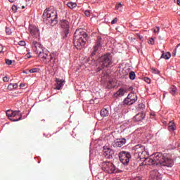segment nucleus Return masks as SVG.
<instances>
[{"instance_id":"f257e3e1","label":"nucleus","mask_w":180,"mask_h":180,"mask_svg":"<svg viewBox=\"0 0 180 180\" xmlns=\"http://www.w3.org/2000/svg\"><path fill=\"white\" fill-rule=\"evenodd\" d=\"M134 155L138 161H141L148 164V165H162V167H167V168H172L174 167V159L169 154H162L157 153L152 155L151 158L148 153V150L146 149V146L141 144H138L132 148Z\"/></svg>"},{"instance_id":"f03ea898","label":"nucleus","mask_w":180,"mask_h":180,"mask_svg":"<svg viewBox=\"0 0 180 180\" xmlns=\"http://www.w3.org/2000/svg\"><path fill=\"white\" fill-rule=\"evenodd\" d=\"M88 41V34L82 28L76 30L73 37V44L77 50H82Z\"/></svg>"},{"instance_id":"7ed1b4c3","label":"nucleus","mask_w":180,"mask_h":180,"mask_svg":"<svg viewBox=\"0 0 180 180\" xmlns=\"http://www.w3.org/2000/svg\"><path fill=\"white\" fill-rule=\"evenodd\" d=\"M57 11L46 8L42 15L44 23L48 26H56L58 23Z\"/></svg>"},{"instance_id":"20e7f679","label":"nucleus","mask_w":180,"mask_h":180,"mask_svg":"<svg viewBox=\"0 0 180 180\" xmlns=\"http://www.w3.org/2000/svg\"><path fill=\"white\" fill-rule=\"evenodd\" d=\"M113 56L110 53H106L105 54L102 55L100 56L98 60L97 63L98 64V68H97V72L99 71H102V70L105 68H110L113 64Z\"/></svg>"},{"instance_id":"39448f33","label":"nucleus","mask_w":180,"mask_h":180,"mask_svg":"<svg viewBox=\"0 0 180 180\" xmlns=\"http://www.w3.org/2000/svg\"><path fill=\"white\" fill-rule=\"evenodd\" d=\"M100 167L104 172L107 174H119L122 172V170L116 168V166L110 161H103L100 163Z\"/></svg>"},{"instance_id":"423d86ee","label":"nucleus","mask_w":180,"mask_h":180,"mask_svg":"<svg viewBox=\"0 0 180 180\" xmlns=\"http://www.w3.org/2000/svg\"><path fill=\"white\" fill-rule=\"evenodd\" d=\"M118 157L120 162L123 164V165H129V162H130V158H131V155L130 152L127 151H121L118 154Z\"/></svg>"},{"instance_id":"0eeeda50","label":"nucleus","mask_w":180,"mask_h":180,"mask_svg":"<svg viewBox=\"0 0 180 180\" xmlns=\"http://www.w3.org/2000/svg\"><path fill=\"white\" fill-rule=\"evenodd\" d=\"M137 102V94L135 93H129L127 98H125L122 102V105H126L127 106H130L133 105L134 103H136Z\"/></svg>"},{"instance_id":"6e6552de","label":"nucleus","mask_w":180,"mask_h":180,"mask_svg":"<svg viewBox=\"0 0 180 180\" xmlns=\"http://www.w3.org/2000/svg\"><path fill=\"white\" fill-rule=\"evenodd\" d=\"M61 36L63 39H65L70 33V22L66 20H62L61 21Z\"/></svg>"},{"instance_id":"1a4fd4ad","label":"nucleus","mask_w":180,"mask_h":180,"mask_svg":"<svg viewBox=\"0 0 180 180\" xmlns=\"http://www.w3.org/2000/svg\"><path fill=\"white\" fill-rule=\"evenodd\" d=\"M29 30H30V34L32 36H34L36 40H38V41L40 40V30L37 27H36L35 25H30L29 26Z\"/></svg>"},{"instance_id":"9d476101","label":"nucleus","mask_w":180,"mask_h":180,"mask_svg":"<svg viewBox=\"0 0 180 180\" xmlns=\"http://www.w3.org/2000/svg\"><path fill=\"white\" fill-rule=\"evenodd\" d=\"M115 151L108 146H103V154L105 158H107L108 160H110V158H113V154Z\"/></svg>"},{"instance_id":"9b49d317","label":"nucleus","mask_w":180,"mask_h":180,"mask_svg":"<svg viewBox=\"0 0 180 180\" xmlns=\"http://www.w3.org/2000/svg\"><path fill=\"white\" fill-rule=\"evenodd\" d=\"M32 50L34 52L35 54H37V53L40 51H43V49L44 47H43L42 44H40V42L37 41V40H34L32 41Z\"/></svg>"},{"instance_id":"f8f14e48","label":"nucleus","mask_w":180,"mask_h":180,"mask_svg":"<svg viewBox=\"0 0 180 180\" xmlns=\"http://www.w3.org/2000/svg\"><path fill=\"white\" fill-rule=\"evenodd\" d=\"M126 143L127 140L124 138L117 139L112 142V146L114 147H122Z\"/></svg>"},{"instance_id":"ddd939ff","label":"nucleus","mask_w":180,"mask_h":180,"mask_svg":"<svg viewBox=\"0 0 180 180\" xmlns=\"http://www.w3.org/2000/svg\"><path fill=\"white\" fill-rule=\"evenodd\" d=\"M150 180H161L160 172L157 169H153L150 172Z\"/></svg>"},{"instance_id":"4468645a","label":"nucleus","mask_w":180,"mask_h":180,"mask_svg":"<svg viewBox=\"0 0 180 180\" xmlns=\"http://www.w3.org/2000/svg\"><path fill=\"white\" fill-rule=\"evenodd\" d=\"M11 120L12 122H19V120H22V115H20V111H13L11 115Z\"/></svg>"},{"instance_id":"2eb2a0df","label":"nucleus","mask_w":180,"mask_h":180,"mask_svg":"<svg viewBox=\"0 0 180 180\" xmlns=\"http://www.w3.org/2000/svg\"><path fill=\"white\" fill-rule=\"evenodd\" d=\"M56 82L54 89H56V91H60V89L64 86V84H65V81L64 79L58 78L56 79Z\"/></svg>"},{"instance_id":"dca6fc26","label":"nucleus","mask_w":180,"mask_h":180,"mask_svg":"<svg viewBox=\"0 0 180 180\" xmlns=\"http://www.w3.org/2000/svg\"><path fill=\"white\" fill-rule=\"evenodd\" d=\"M48 60H49L51 64H56V60L58 58V53L57 52H53L48 56Z\"/></svg>"},{"instance_id":"f3484780","label":"nucleus","mask_w":180,"mask_h":180,"mask_svg":"<svg viewBox=\"0 0 180 180\" xmlns=\"http://www.w3.org/2000/svg\"><path fill=\"white\" fill-rule=\"evenodd\" d=\"M127 90L124 88H120L115 94V98H121V96H124L126 94Z\"/></svg>"},{"instance_id":"a211bd4d","label":"nucleus","mask_w":180,"mask_h":180,"mask_svg":"<svg viewBox=\"0 0 180 180\" xmlns=\"http://www.w3.org/2000/svg\"><path fill=\"white\" fill-rule=\"evenodd\" d=\"M144 117H146V115L141 112L138 113L134 116V120H135V122H141V120H143Z\"/></svg>"},{"instance_id":"6ab92c4d","label":"nucleus","mask_w":180,"mask_h":180,"mask_svg":"<svg viewBox=\"0 0 180 180\" xmlns=\"http://www.w3.org/2000/svg\"><path fill=\"white\" fill-rule=\"evenodd\" d=\"M103 44V39H102V37L98 36L97 37V40H96L94 47H97V49H101V47H102Z\"/></svg>"},{"instance_id":"aec40b11","label":"nucleus","mask_w":180,"mask_h":180,"mask_svg":"<svg viewBox=\"0 0 180 180\" xmlns=\"http://www.w3.org/2000/svg\"><path fill=\"white\" fill-rule=\"evenodd\" d=\"M37 54L39 58H43V60H47V57H49V55L44 52V49Z\"/></svg>"},{"instance_id":"412c9836","label":"nucleus","mask_w":180,"mask_h":180,"mask_svg":"<svg viewBox=\"0 0 180 180\" xmlns=\"http://www.w3.org/2000/svg\"><path fill=\"white\" fill-rule=\"evenodd\" d=\"M100 115L101 117H107V116H109V110L106 108H103L100 112Z\"/></svg>"},{"instance_id":"4be33fe9","label":"nucleus","mask_w":180,"mask_h":180,"mask_svg":"<svg viewBox=\"0 0 180 180\" xmlns=\"http://www.w3.org/2000/svg\"><path fill=\"white\" fill-rule=\"evenodd\" d=\"M162 56H160V58H165V60H169L171 58V53H164V51H162Z\"/></svg>"},{"instance_id":"5701e85b","label":"nucleus","mask_w":180,"mask_h":180,"mask_svg":"<svg viewBox=\"0 0 180 180\" xmlns=\"http://www.w3.org/2000/svg\"><path fill=\"white\" fill-rule=\"evenodd\" d=\"M169 131H174L175 130V123L170 121L168 126Z\"/></svg>"},{"instance_id":"b1692460","label":"nucleus","mask_w":180,"mask_h":180,"mask_svg":"<svg viewBox=\"0 0 180 180\" xmlns=\"http://www.w3.org/2000/svg\"><path fill=\"white\" fill-rule=\"evenodd\" d=\"M67 6L70 8V9H74V8H77V4L76 3L70 1V2H68Z\"/></svg>"},{"instance_id":"393cba45","label":"nucleus","mask_w":180,"mask_h":180,"mask_svg":"<svg viewBox=\"0 0 180 180\" xmlns=\"http://www.w3.org/2000/svg\"><path fill=\"white\" fill-rule=\"evenodd\" d=\"M169 92L171 95H175L176 94V87L173 86L169 89Z\"/></svg>"},{"instance_id":"a878e982","label":"nucleus","mask_w":180,"mask_h":180,"mask_svg":"<svg viewBox=\"0 0 180 180\" xmlns=\"http://www.w3.org/2000/svg\"><path fill=\"white\" fill-rule=\"evenodd\" d=\"M115 9L120 12H122V11H123V4H122V3H119L115 6Z\"/></svg>"},{"instance_id":"bb28decb","label":"nucleus","mask_w":180,"mask_h":180,"mask_svg":"<svg viewBox=\"0 0 180 180\" xmlns=\"http://www.w3.org/2000/svg\"><path fill=\"white\" fill-rule=\"evenodd\" d=\"M129 79H131V81L136 79V73L133 71L129 72Z\"/></svg>"},{"instance_id":"cd10ccee","label":"nucleus","mask_w":180,"mask_h":180,"mask_svg":"<svg viewBox=\"0 0 180 180\" xmlns=\"http://www.w3.org/2000/svg\"><path fill=\"white\" fill-rule=\"evenodd\" d=\"M99 50V48L96 47V46H94L93 48V51L91 53V56H96V53L97 51Z\"/></svg>"},{"instance_id":"c85d7f7f","label":"nucleus","mask_w":180,"mask_h":180,"mask_svg":"<svg viewBox=\"0 0 180 180\" xmlns=\"http://www.w3.org/2000/svg\"><path fill=\"white\" fill-rule=\"evenodd\" d=\"M148 43V44H151L152 46H154L155 44V40L154 39V38H149Z\"/></svg>"},{"instance_id":"c756f323","label":"nucleus","mask_w":180,"mask_h":180,"mask_svg":"<svg viewBox=\"0 0 180 180\" xmlns=\"http://www.w3.org/2000/svg\"><path fill=\"white\" fill-rule=\"evenodd\" d=\"M13 110H8L6 112V115L8 117H12V113H13Z\"/></svg>"},{"instance_id":"7c9ffc66","label":"nucleus","mask_w":180,"mask_h":180,"mask_svg":"<svg viewBox=\"0 0 180 180\" xmlns=\"http://www.w3.org/2000/svg\"><path fill=\"white\" fill-rule=\"evenodd\" d=\"M6 34H8V36L12 34V30H11V28L9 27H6Z\"/></svg>"},{"instance_id":"2f4dec72","label":"nucleus","mask_w":180,"mask_h":180,"mask_svg":"<svg viewBox=\"0 0 180 180\" xmlns=\"http://www.w3.org/2000/svg\"><path fill=\"white\" fill-rule=\"evenodd\" d=\"M38 70L39 69H37V68H32L29 70V72H30V74H34V73L37 72Z\"/></svg>"},{"instance_id":"473e14b6","label":"nucleus","mask_w":180,"mask_h":180,"mask_svg":"<svg viewBox=\"0 0 180 180\" xmlns=\"http://www.w3.org/2000/svg\"><path fill=\"white\" fill-rule=\"evenodd\" d=\"M7 89L8 91H12V89H13V84L10 83L7 87Z\"/></svg>"},{"instance_id":"72a5a7b5","label":"nucleus","mask_w":180,"mask_h":180,"mask_svg":"<svg viewBox=\"0 0 180 180\" xmlns=\"http://www.w3.org/2000/svg\"><path fill=\"white\" fill-rule=\"evenodd\" d=\"M84 15H85L86 16H87V18H89V17L91 16V12H90L89 11H88V10H86V11H84Z\"/></svg>"},{"instance_id":"f704fd0d","label":"nucleus","mask_w":180,"mask_h":180,"mask_svg":"<svg viewBox=\"0 0 180 180\" xmlns=\"http://www.w3.org/2000/svg\"><path fill=\"white\" fill-rule=\"evenodd\" d=\"M152 71L153 74H160V70L155 68H152Z\"/></svg>"},{"instance_id":"c9c22d12","label":"nucleus","mask_w":180,"mask_h":180,"mask_svg":"<svg viewBox=\"0 0 180 180\" xmlns=\"http://www.w3.org/2000/svg\"><path fill=\"white\" fill-rule=\"evenodd\" d=\"M11 9L13 12H16L18 11V6H16V5H13Z\"/></svg>"},{"instance_id":"e433bc0d","label":"nucleus","mask_w":180,"mask_h":180,"mask_svg":"<svg viewBox=\"0 0 180 180\" xmlns=\"http://www.w3.org/2000/svg\"><path fill=\"white\" fill-rule=\"evenodd\" d=\"M19 46H26V42L25 41H20L18 42Z\"/></svg>"},{"instance_id":"4c0bfd02","label":"nucleus","mask_w":180,"mask_h":180,"mask_svg":"<svg viewBox=\"0 0 180 180\" xmlns=\"http://www.w3.org/2000/svg\"><path fill=\"white\" fill-rule=\"evenodd\" d=\"M117 23V18H115L112 21H111V25H115Z\"/></svg>"},{"instance_id":"58836bf2","label":"nucleus","mask_w":180,"mask_h":180,"mask_svg":"<svg viewBox=\"0 0 180 180\" xmlns=\"http://www.w3.org/2000/svg\"><path fill=\"white\" fill-rule=\"evenodd\" d=\"M3 81H4V82H8V81H9V77H6V76L4 77H3Z\"/></svg>"},{"instance_id":"ea45409f","label":"nucleus","mask_w":180,"mask_h":180,"mask_svg":"<svg viewBox=\"0 0 180 180\" xmlns=\"http://www.w3.org/2000/svg\"><path fill=\"white\" fill-rule=\"evenodd\" d=\"M6 64H7V65H11L12 64V60H11L9 59H6Z\"/></svg>"},{"instance_id":"a19ab883","label":"nucleus","mask_w":180,"mask_h":180,"mask_svg":"<svg viewBox=\"0 0 180 180\" xmlns=\"http://www.w3.org/2000/svg\"><path fill=\"white\" fill-rule=\"evenodd\" d=\"M154 33H160V27H156L153 30Z\"/></svg>"},{"instance_id":"79ce46f5","label":"nucleus","mask_w":180,"mask_h":180,"mask_svg":"<svg viewBox=\"0 0 180 180\" xmlns=\"http://www.w3.org/2000/svg\"><path fill=\"white\" fill-rule=\"evenodd\" d=\"M145 82H146L147 84H150L151 79H150L148 77H145Z\"/></svg>"},{"instance_id":"37998d69","label":"nucleus","mask_w":180,"mask_h":180,"mask_svg":"<svg viewBox=\"0 0 180 180\" xmlns=\"http://www.w3.org/2000/svg\"><path fill=\"white\" fill-rule=\"evenodd\" d=\"M32 56L30 55V53H27L25 56V58H31Z\"/></svg>"},{"instance_id":"c03bdc74","label":"nucleus","mask_w":180,"mask_h":180,"mask_svg":"<svg viewBox=\"0 0 180 180\" xmlns=\"http://www.w3.org/2000/svg\"><path fill=\"white\" fill-rule=\"evenodd\" d=\"M18 86H19L18 83L13 84V89H16V88H18Z\"/></svg>"},{"instance_id":"a18cd8bd","label":"nucleus","mask_w":180,"mask_h":180,"mask_svg":"<svg viewBox=\"0 0 180 180\" xmlns=\"http://www.w3.org/2000/svg\"><path fill=\"white\" fill-rule=\"evenodd\" d=\"M0 53H4V46L0 44Z\"/></svg>"},{"instance_id":"49530a36","label":"nucleus","mask_w":180,"mask_h":180,"mask_svg":"<svg viewBox=\"0 0 180 180\" xmlns=\"http://www.w3.org/2000/svg\"><path fill=\"white\" fill-rule=\"evenodd\" d=\"M25 84H23V83H21V84H20V88H25Z\"/></svg>"},{"instance_id":"de8ad7c7","label":"nucleus","mask_w":180,"mask_h":180,"mask_svg":"<svg viewBox=\"0 0 180 180\" xmlns=\"http://www.w3.org/2000/svg\"><path fill=\"white\" fill-rule=\"evenodd\" d=\"M176 56V49H175L173 52V57H175Z\"/></svg>"},{"instance_id":"09e8293b","label":"nucleus","mask_w":180,"mask_h":180,"mask_svg":"<svg viewBox=\"0 0 180 180\" xmlns=\"http://www.w3.org/2000/svg\"><path fill=\"white\" fill-rule=\"evenodd\" d=\"M139 39H141V40H143V37L141 35H139Z\"/></svg>"},{"instance_id":"8fccbe9b","label":"nucleus","mask_w":180,"mask_h":180,"mask_svg":"<svg viewBox=\"0 0 180 180\" xmlns=\"http://www.w3.org/2000/svg\"><path fill=\"white\" fill-rule=\"evenodd\" d=\"M8 1L11 2V4H13V2H15V0H8Z\"/></svg>"},{"instance_id":"3c124183","label":"nucleus","mask_w":180,"mask_h":180,"mask_svg":"<svg viewBox=\"0 0 180 180\" xmlns=\"http://www.w3.org/2000/svg\"><path fill=\"white\" fill-rule=\"evenodd\" d=\"M150 115H151V116H155V112H151V113H150Z\"/></svg>"},{"instance_id":"603ef678","label":"nucleus","mask_w":180,"mask_h":180,"mask_svg":"<svg viewBox=\"0 0 180 180\" xmlns=\"http://www.w3.org/2000/svg\"><path fill=\"white\" fill-rule=\"evenodd\" d=\"M176 2H177V5L180 6V0H177Z\"/></svg>"},{"instance_id":"864d4df0","label":"nucleus","mask_w":180,"mask_h":180,"mask_svg":"<svg viewBox=\"0 0 180 180\" xmlns=\"http://www.w3.org/2000/svg\"><path fill=\"white\" fill-rule=\"evenodd\" d=\"M180 46V44H177L176 46V49H178V47Z\"/></svg>"},{"instance_id":"5fc2aeb1","label":"nucleus","mask_w":180,"mask_h":180,"mask_svg":"<svg viewBox=\"0 0 180 180\" xmlns=\"http://www.w3.org/2000/svg\"><path fill=\"white\" fill-rule=\"evenodd\" d=\"M26 2H30V0H25Z\"/></svg>"},{"instance_id":"6e6d98bb","label":"nucleus","mask_w":180,"mask_h":180,"mask_svg":"<svg viewBox=\"0 0 180 180\" xmlns=\"http://www.w3.org/2000/svg\"><path fill=\"white\" fill-rule=\"evenodd\" d=\"M141 106H143V108H146V105H144V104H142Z\"/></svg>"},{"instance_id":"4d7b16f0","label":"nucleus","mask_w":180,"mask_h":180,"mask_svg":"<svg viewBox=\"0 0 180 180\" xmlns=\"http://www.w3.org/2000/svg\"><path fill=\"white\" fill-rule=\"evenodd\" d=\"M22 9H25V6H22Z\"/></svg>"}]
</instances>
